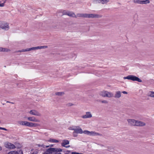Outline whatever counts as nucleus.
I'll return each instance as SVG.
<instances>
[{"label": "nucleus", "mask_w": 154, "mask_h": 154, "mask_svg": "<svg viewBox=\"0 0 154 154\" xmlns=\"http://www.w3.org/2000/svg\"><path fill=\"white\" fill-rule=\"evenodd\" d=\"M74 133L82 134L84 133L89 136H102V134L94 131H90L88 130L83 131L82 129L79 126L75 127V129L74 130Z\"/></svg>", "instance_id": "1"}, {"label": "nucleus", "mask_w": 154, "mask_h": 154, "mask_svg": "<svg viewBox=\"0 0 154 154\" xmlns=\"http://www.w3.org/2000/svg\"><path fill=\"white\" fill-rule=\"evenodd\" d=\"M76 15V17H80L86 18H96L101 17L100 15L97 14H88L78 13Z\"/></svg>", "instance_id": "2"}, {"label": "nucleus", "mask_w": 154, "mask_h": 154, "mask_svg": "<svg viewBox=\"0 0 154 154\" xmlns=\"http://www.w3.org/2000/svg\"><path fill=\"white\" fill-rule=\"evenodd\" d=\"M62 151L61 149L58 148H50L47 149L43 154H57Z\"/></svg>", "instance_id": "3"}, {"label": "nucleus", "mask_w": 154, "mask_h": 154, "mask_svg": "<svg viewBox=\"0 0 154 154\" xmlns=\"http://www.w3.org/2000/svg\"><path fill=\"white\" fill-rule=\"evenodd\" d=\"M123 79H127L133 81H136L140 82H142V80L139 78L132 75H129L126 77H124Z\"/></svg>", "instance_id": "4"}, {"label": "nucleus", "mask_w": 154, "mask_h": 154, "mask_svg": "<svg viewBox=\"0 0 154 154\" xmlns=\"http://www.w3.org/2000/svg\"><path fill=\"white\" fill-rule=\"evenodd\" d=\"M47 48V46H37V47H32V48H26L25 49H22V50L19 51L20 52L27 51H30L31 50H37V49H38L45 48Z\"/></svg>", "instance_id": "5"}, {"label": "nucleus", "mask_w": 154, "mask_h": 154, "mask_svg": "<svg viewBox=\"0 0 154 154\" xmlns=\"http://www.w3.org/2000/svg\"><path fill=\"white\" fill-rule=\"evenodd\" d=\"M0 28L5 30H7L9 28V24L5 21H0Z\"/></svg>", "instance_id": "6"}, {"label": "nucleus", "mask_w": 154, "mask_h": 154, "mask_svg": "<svg viewBox=\"0 0 154 154\" xmlns=\"http://www.w3.org/2000/svg\"><path fill=\"white\" fill-rule=\"evenodd\" d=\"M36 150L38 151L44 150L45 148L48 147H52L53 146V145L51 144L49 146H45L43 144H37L36 146Z\"/></svg>", "instance_id": "7"}, {"label": "nucleus", "mask_w": 154, "mask_h": 154, "mask_svg": "<svg viewBox=\"0 0 154 154\" xmlns=\"http://www.w3.org/2000/svg\"><path fill=\"white\" fill-rule=\"evenodd\" d=\"M63 15H67L69 17L76 18V15L72 12L64 11L63 12Z\"/></svg>", "instance_id": "8"}, {"label": "nucleus", "mask_w": 154, "mask_h": 154, "mask_svg": "<svg viewBox=\"0 0 154 154\" xmlns=\"http://www.w3.org/2000/svg\"><path fill=\"white\" fill-rule=\"evenodd\" d=\"M29 113L31 115H33L35 116H41V114L38 111L34 110H30L29 112Z\"/></svg>", "instance_id": "9"}, {"label": "nucleus", "mask_w": 154, "mask_h": 154, "mask_svg": "<svg viewBox=\"0 0 154 154\" xmlns=\"http://www.w3.org/2000/svg\"><path fill=\"white\" fill-rule=\"evenodd\" d=\"M5 147L8 149H14L15 147L14 144L10 143L7 142L5 144Z\"/></svg>", "instance_id": "10"}, {"label": "nucleus", "mask_w": 154, "mask_h": 154, "mask_svg": "<svg viewBox=\"0 0 154 154\" xmlns=\"http://www.w3.org/2000/svg\"><path fill=\"white\" fill-rule=\"evenodd\" d=\"M92 117V115L90 112H86V114L83 115L81 116L83 119H87L91 118Z\"/></svg>", "instance_id": "11"}, {"label": "nucleus", "mask_w": 154, "mask_h": 154, "mask_svg": "<svg viewBox=\"0 0 154 154\" xmlns=\"http://www.w3.org/2000/svg\"><path fill=\"white\" fill-rule=\"evenodd\" d=\"M27 119L29 121L39 122V120L38 119H36L34 117H27Z\"/></svg>", "instance_id": "12"}, {"label": "nucleus", "mask_w": 154, "mask_h": 154, "mask_svg": "<svg viewBox=\"0 0 154 154\" xmlns=\"http://www.w3.org/2000/svg\"><path fill=\"white\" fill-rule=\"evenodd\" d=\"M128 123L131 126H135L136 120L132 119H128Z\"/></svg>", "instance_id": "13"}, {"label": "nucleus", "mask_w": 154, "mask_h": 154, "mask_svg": "<svg viewBox=\"0 0 154 154\" xmlns=\"http://www.w3.org/2000/svg\"><path fill=\"white\" fill-rule=\"evenodd\" d=\"M8 154H23V152L21 149H20L18 152L15 151H10Z\"/></svg>", "instance_id": "14"}, {"label": "nucleus", "mask_w": 154, "mask_h": 154, "mask_svg": "<svg viewBox=\"0 0 154 154\" xmlns=\"http://www.w3.org/2000/svg\"><path fill=\"white\" fill-rule=\"evenodd\" d=\"M135 124V126H142L145 125V124L144 122L138 121H136Z\"/></svg>", "instance_id": "15"}, {"label": "nucleus", "mask_w": 154, "mask_h": 154, "mask_svg": "<svg viewBox=\"0 0 154 154\" xmlns=\"http://www.w3.org/2000/svg\"><path fill=\"white\" fill-rule=\"evenodd\" d=\"M109 0H96V3H101L102 4H105L108 2Z\"/></svg>", "instance_id": "16"}, {"label": "nucleus", "mask_w": 154, "mask_h": 154, "mask_svg": "<svg viewBox=\"0 0 154 154\" xmlns=\"http://www.w3.org/2000/svg\"><path fill=\"white\" fill-rule=\"evenodd\" d=\"M114 94L113 93L107 91L106 97L111 98L113 97Z\"/></svg>", "instance_id": "17"}, {"label": "nucleus", "mask_w": 154, "mask_h": 154, "mask_svg": "<svg viewBox=\"0 0 154 154\" xmlns=\"http://www.w3.org/2000/svg\"><path fill=\"white\" fill-rule=\"evenodd\" d=\"M121 96V92L120 91H117L116 92V94L114 97L116 98H119Z\"/></svg>", "instance_id": "18"}, {"label": "nucleus", "mask_w": 154, "mask_h": 154, "mask_svg": "<svg viewBox=\"0 0 154 154\" xmlns=\"http://www.w3.org/2000/svg\"><path fill=\"white\" fill-rule=\"evenodd\" d=\"M69 141L67 140H64L62 141L61 145L63 146H65V145L69 144Z\"/></svg>", "instance_id": "19"}, {"label": "nucleus", "mask_w": 154, "mask_h": 154, "mask_svg": "<svg viewBox=\"0 0 154 154\" xmlns=\"http://www.w3.org/2000/svg\"><path fill=\"white\" fill-rule=\"evenodd\" d=\"M107 91H103L100 92V95L103 97H106Z\"/></svg>", "instance_id": "20"}, {"label": "nucleus", "mask_w": 154, "mask_h": 154, "mask_svg": "<svg viewBox=\"0 0 154 154\" xmlns=\"http://www.w3.org/2000/svg\"><path fill=\"white\" fill-rule=\"evenodd\" d=\"M38 125V124L36 123H34L32 122H28V126L30 127H35Z\"/></svg>", "instance_id": "21"}, {"label": "nucleus", "mask_w": 154, "mask_h": 154, "mask_svg": "<svg viewBox=\"0 0 154 154\" xmlns=\"http://www.w3.org/2000/svg\"><path fill=\"white\" fill-rule=\"evenodd\" d=\"M147 95L149 97L154 98V91H149L147 94Z\"/></svg>", "instance_id": "22"}, {"label": "nucleus", "mask_w": 154, "mask_h": 154, "mask_svg": "<svg viewBox=\"0 0 154 154\" xmlns=\"http://www.w3.org/2000/svg\"><path fill=\"white\" fill-rule=\"evenodd\" d=\"M150 3V1L149 0H141V4H149Z\"/></svg>", "instance_id": "23"}, {"label": "nucleus", "mask_w": 154, "mask_h": 154, "mask_svg": "<svg viewBox=\"0 0 154 154\" xmlns=\"http://www.w3.org/2000/svg\"><path fill=\"white\" fill-rule=\"evenodd\" d=\"M10 50L8 49L0 47V51H8Z\"/></svg>", "instance_id": "24"}, {"label": "nucleus", "mask_w": 154, "mask_h": 154, "mask_svg": "<svg viewBox=\"0 0 154 154\" xmlns=\"http://www.w3.org/2000/svg\"><path fill=\"white\" fill-rule=\"evenodd\" d=\"M49 141L53 143H58V140L52 139H50L49 140Z\"/></svg>", "instance_id": "25"}, {"label": "nucleus", "mask_w": 154, "mask_h": 154, "mask_svg": "<svg viewBox=\"0 0 154 154\" xmlns=\"http://www.w3.org/2000/svg\"><path fill=\"white\" fill-rule=\"evenodd\" d=\"M134 2L135 3H138L141 4V0H136L134 1Z\"/></svg>", "instance_id": "26"}, {"label": "nucleus", "mask_w": 154, "mask_h": 154, "mask_svg": "<svg viewBox=\"0 0 154 154\" xmlns=\"http://www.w3.org/2000/svg\"><path fill=\"white\" fill-rule=\"evenodd\" d=\"M28 122L23 121V125L28 126Z\"/></svg>", "instance_id": "27"}, {"label": "nucleus", "mask_w": 154, "mask_h": 154, "mask_svg": "<svg viewBox=\"0 0 154 154\" xmlns=\"http://www.w3.org/2000/svg\"><path fill=\"white\" fill-rule=\"evenodd\" d=\"M6 0L4 1L3 3H1L0 4V7H3L5 6V3L6 2Z\"/></svg>", "instance_id": "28"}, {"label": "nucleus", "mask_w": 154, "mask_h": 154, "mask_svg": "<svg viewBox=\"0 0 154 154\" xmlns=\"http://www.w3.org/2000/svg\"><path fill=\"white\" fill-rule=\"evenodd\" d=\"M23 121H18L17 122V123L18 124H20V125H23Z\"/></svg>", "instance_id": "29"}, {"label": "nucleus", "mask_w": 154, "mask_h": 154, "mask_svg": "<svg viewBox=\"0 0 154 154\" xmlns=\"http://www.w3.org/2000/svg\"><path fill=\"white\" fill-rule=\"evenodd\" d=\"M63 93L62 92H58L56 93V94L57 95H60Z\"/></svg>", "instance_id": "30"}, {"label": "nucleus", "mask_w": 154, "mask_h": 154, "mask_svg": "<svg viewBox=\"0 0 154 154\" xmlns=\"http://www.w3.org/2000/svg\"><path fill=\"white\" fill-rule=\"evenodd\" d=\"M101 102L103 103L107 104L108 103V102L106 100H101Z\"/></svg>", "instance_id": "31"}, {"label": "nucleus", "mask_w": 154, "mask_h": 154, "mask_svg": "<svg viewBox=\"0 0 154 154\" xmlns=\"http://www.w3.org/2000/svg\"><path fill=\"white\" fill-rule=\"evenodd\" d=\"M69 129L70 130H73L74 131V130L75 129V127H69Z\"/></svg>", "instance_id": "32"}, {"label": "nucleus", "mask_w": 154, "mask_h": 154, "mask_svg": "<svg viewBox=\"0 0 154 154\" xmlns=\"http://www.w3.org/2000/svg\"><path fill=\"white\" fill-rule=\"evenodd\" d=\"M0 129L2 130H4L6 131H7V129H6L5 128H4L0 127Z\"/></svg>", "instance_id": "33"}, {"label": "nucleus", "mask_w": 154, "mask_h": 154, "mask_svg": "<svg viewBox=\"0 0 154 154\" xmlns=\"http://www.w3.org/2000/svg\"><path fill=\"white\" fill-rule=\"evenodd\" d=\"M76 133H74V131L73 133V134L74 137H76L77 136V135L76 134Z\"/></svg>", "instance_id": "34"}, {"label": "nucleus", "mask_w": 154, "mask_h": 154, "mask_svg": "<svg viewBox=\"0 0 154 154\" xmlns=\"http://www.w3.org/2000/svg\"><path fill=\"white\" fill-rule=\"evenodd\" d=\"M122 93L125 94H127V92L125 91H123L122 92Z\"/></svg>", "instance_id": "35"}, {"label": "nucleus", "mask_w": 154, "mask_h": 154, "mask_svg": "<svg viewBox=\"0 0 154 154\" xmlns=\"http://www.w3.org/2000/svg\"><path fill=\"white\" fill-rule=\"evenodd\" d=\"M68 106H71L73 105V104L72 103H69L67 104Z\"/></svg>", "instance_id": "36"}, {"label": "nucleus", "mask_w": 154, "mask_h": 154, "mask_svg": "<svg viewBox=\"0 0 154 154\" xmlns=\"http://www.w3.org/2000/svg\"><path fill=\"white\" fill-rule=\"evenodd\" d=\"M72 154H79V153L76 152H72Z\"/></svg>", "instance_id": "37"}, {"label": "nucleus", "mask_w": 154, "mask_h": 154, "mask_svg": "<svg viewBox=\"0 0 154 154\" xmlns=\"http://www.w3.org/2000/svg\"><path fill=\"white\" fill-rule=\"evenodd\" d=\"M2 147L1 146H0V151H1L2 150Z\"/></svg>", "instance_id": "38"}, {"label": "nucleus", "mask_w": 154, "mask_h": 154, "mask_svg": "<svg viewBox=\"0 0 154 154\" xmlns=\"http://www.w3.org/2000/svg\"><path fill=\"white\" fill-rule=\"evenodd\" d=\"M7 103H11V102H9V101H7Z\"/></svg>", "instance_id": "39"}]
</instances>
